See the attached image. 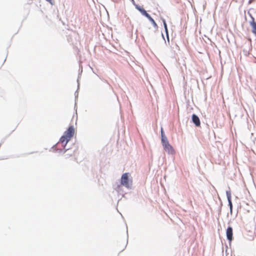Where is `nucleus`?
<instances>
[{
    "instance_id": "obj_13",
    "label": "nucleus",
    "mask_w": 256,
    "mask_h": 256,
    "mask_svg": "<svg viewBox=\"0 0 256 256\" xmlns=\"http://www.w3.org/2000/svg\"><path fill=\"white\" fill-rule=\"evenodd\" d=\"M47 2H49L52 5L54 4L53 0H46Z\"/></svg>"
},
{
    "instance_id": "obj_5",
    "label": "nucleus",
    "mask_w": 256,
    "mask_h": 256,
    "mask_svg": "<svg viewBox=\"0 0 256 256\" xmlns=\"http://www.w3.org/2000/svg\"><path fill=\"white\" fill-rule=\"evenodd\" d=\"M192 122L196 124V126H198L200 124V122L199 118L196 114H193L192 116Z\"/></svg>"
},
{
    "instance_id": "obj_15",
    "label": "nucleus",
    "mask_w": 256,
    "mask_h": 256,
    "mask_svg": "<svg viewBox=\"0 0 256 256\" xmlns=\"http://www.w3.org/2000/svg\"><path fill=\"white\" fill-rule=\"evenodd\" d=\"M255 36H256V34Z\"/></svg>"
},
{
    "instance_id": "obj_3",
    "label": "nucleus",
    "mask_w": 256,
    "mask_h": 256,
    "mask_svg": "<svg viewBox=\"0 0 256 256\" xmlns=\"http://www.w3.org/2000/svg\"><path fill=\"white\" fill-rule=\"evenodd\" d=\"M162 146L164 150L169 154H174V150L172 147L170 145L166 138L162 139Z\"/></svg>"
},
{
    "instance_id": "obj_8",
    "label": "nucleus",
    "mask_w": 256,
    "mask_h": 256,
    "mask_svg": "<svg viewBox=\"0 0 256 256\" xmlns=\"http://www.w3.org/2000/svg\"><path fill=\"white\" fill-rule=\"evenodd\" d=\"M226 196H227V198H228V204L230 206V210H232V202L231 201V194H230V192H227Z\"/></svg>"
},
{
    "instance_id": "obj_4",
    "label": "nucleus",
    "mask_w": 256,
    "mask_h": 256,
    "mask_svg": "<svg viewBox=\"0 0 256 256\" xmlns=\"http://www.w3.org/2000/svg\"><path fill=\"white\" fill-rule=\"evenodd\" d=\"M226 234L228 240L230 241H232V240L233 235L232 228V227H228V228L226 230Z\"/></svg>"
},
{
    "instance_id": "obj_7",
    "label": "nucleus",
    "mask_w": 256,
    "mask_h": 256,
    "mask_svg": "<svg viewBox=\"0 0 256 256\" xmlns=\"http://www.w3.org/2000/svg\"><path fill=\"white\" fill-rule=\"evenodd\" d=\"M136 8L142 13V14L146 16L148 18H150V16L143 8L137 6Z\"/></svg>"
},
{
    "instance_id": "obj_1",
    "label": "nucleus",
    "mask_w": 256,
    "mask_h": 256,
    "mask_svg": "<svg viewBox=\"0 0 256 256\" xmlns=\"http://www.w3.org/2000/svg\"><path fill=\"white\" fill-rule=\"evenodd\" d=\"M74 126H70L64 132V134L60 138L58 144H61L62 146L65 147L67 143L70 140L74 134Z\"/></svg>"
},
{
    "instance_id": "obj_12",
    "label": "nucleus",
    "mask_w": 256,
    "mask_h": 256,
    "mask_svg": "<svg viewBox=\"0 0 256 256\" xmlns=\"http://www.w3.org/2000/svg\"><path fill=\"white\" fill-rule=\"evenodd\" d=\"M161 135H162V138H166V137L164 136V132L163 131L162 128V130H161Z\"/></svg>"
},
{
    "instance_id": "obj_14",
    "label": "nucleus",
    "mask_w": 256,
    "mask_h": 256,
    "mask_svg": "<svg viewBox=\"0 0 256 256\" xmlns=\"http://www.w3.org/2000/svg\"><path fill=\"white\" fill-rule=\"evenodd\" d=\"M250 3H251L252 2V0H250V2H249Z\"/></svg>"
},
{
    "instance_id": "obj_11",
    "label": "nucleus",
    "mask_w": 256,
    "mask_h": 256,
    "mask_svg": "<svg viewBox=\"0 0 256 256\" xmlns=\"http://www.w3.org/2000/svg\"><path fill=\"white\" fill-rule=\"evenodd\" d=\"M74 154V152H69L67 154H66V158H68V156H72Z\"/></svg>"
},
{
    "instance_id": "obj_10",
    "label": "nucleus",
    "mask_w": 256,
    "mask_h": 256,
    "mask_svg": "<svg viewBox=\"0 0 256 256\" xmlns=\"http://www.w3.org/2000/svg\"><path fill=\"white\" fill-rule=\"evenodd\" d=\"M162 22H163V23H164V29H165L166 32V33H168V27H167V25H166V20H163Z\"/></svg>"
},
{
    "instance_id": "obj_6",
    "label": "nucleus",
    "mask_w": 256,
    "mask_h": 256,
    "mask_svg": "<svg viewBox=\"0 0 256 256\" xmlns=\"http://www.w3.org/2000/svg\"><path fill=\"white\" fill-rule=\"evenodd\" d=\"M250 25L252 27V32L254 35L256 34V22L254 21V18L250 22Z\"/></svg>"
},
{
    "instance_id": "obj_9",
    "label": "nucleus",
    "mask_w": 256,
    "mask_h": 256,
    "mask_svg": "<svg viewBox=\"0 0 256 256\" xmlns=\"http://www.w3.org/2000/svg\"><path fill=\"white\" fill-rule=\"evenodd\" d=\"M148 19L152 23V24H153L154 27H155V28L158 27L157 24H156V22H155L154 20L151 16H150V18H149Z\"/></svg>"
},
{
    "instance_id": "obj_2",
    "label": "nucleus",
    "mask_w": 256,
    "mask_h": 256,
    "mask_svg": "<svg viewBox=\"0 0 256 256\" xmlns=\"http://www.w3.org/2000/svg\"><path fill=\"white\" fill-rule=\"evenodd\" d=\"M132 183V180L128 178V174H124L121 178V184L125 187L128 188L130 187Z\"/></svg>"
}]
</instances>
